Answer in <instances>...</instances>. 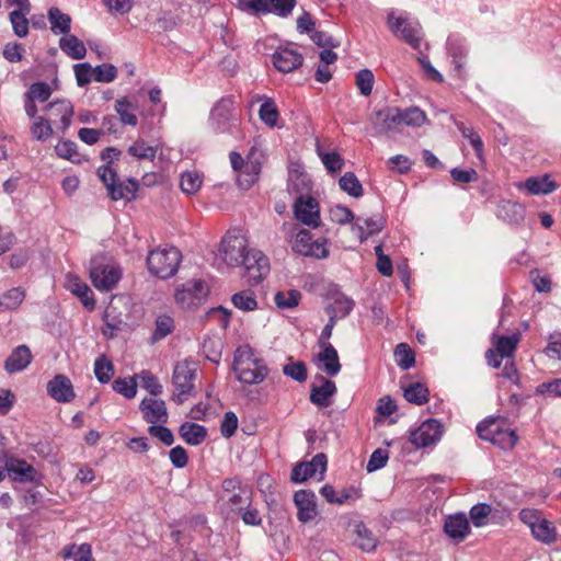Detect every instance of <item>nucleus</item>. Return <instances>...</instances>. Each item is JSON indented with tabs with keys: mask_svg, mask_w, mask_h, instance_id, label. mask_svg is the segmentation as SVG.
<instances>
[{
	"mask_svg": "<svg viewBox=\"0 0 561 561\" xmlns=\"http://www.w3.org/2000/svg\"><path fill=\"white\" fill-rule=\"evenodd\" d=\"M446 51L455 66V76L463 77V67L469 53L466 39L458 34H451L446 42Z\"/></svg>",
	"mask_w": 561,
	"mask_h": 561,
	"instance_id": "obj_15",
	"label": "nucleus"
},
{
	"mask_svg": "<svg viewBox=\"0 0 561 561\" xmlns=\"http://www.w3.org/2000/svg\"><path fill=\"white\" fill-rule=\"evenodd\" d=\"M261 170V162L257 159H253V153H250L243 168L239 171L237 179L238 185L242 190H249L257 182Z\"/></svg>",
	"mask_w": 561,
	"mask_h": 561,
	"instance_id": "obj_25",
	"label": "nucleus"
},
{
	"mask_svg": "<svg viewBox=\"0 0 561 561\" xmlns=\"http://www.w3.org/2000/svg\"><path fill=\"white\" fill-rule=\"evenodd\" d=\"M233 371L239 381L254 385L265 379L267 367L262 358L255 356L251 346L241 345L234 352Z\"/></svg>",
	"mask_w": 561,
	"mask_h": 561,
	"instance_id": "obj_1",
	"label": "nucleus"
},
{
	"mask_svg": "<svg viewBox=\"0 0 561 561\" xmlns=\"http://www.w3.org/2000/svg\"><path fill=\"white\" fill-rule=\"evenodd\" d=\"M394 356L397 365L403 370L410 369L415 364L414 352L405 343H400L396 346Z\"/></svg>",
	"mask_w": 561,
	"mask_h": 561,
	"instance_id": "obj_48",
	"label": "nucleus"
},
{
	"mask_svg": "<svg viewBox=\"0 0 561 561\" xmlns=\"http://www.w3.org/2000/svg\"><path fill=\"white\" fill-rule=\"evenodd\" d=\"M321 352L314 357V364L328 376L334 377L341 371L337 351L332 344L319 345Z\"/></svg>",
	"mask_w": 561,
	"mask_h": 561,
	"instance_id": "obj_21",
	"label": "nucleus"
},
{
	"mask_svg": "<svg viewBox=\"0 0 561 561\" xmlns=\"http://www.w3.org/2000/svg\"><path fill=\"white\" fill-rule=\"evenodd\" d=\"M536 392L547 398H561V378L540 383Z\"/></svg>",
	"mask_w": 561,
	"mask_h": 561,
	"instance_id": "obj_63",
	"label": "nucleus"
},
{
	"mask_svg": "<svg viewBox=\"0 0 561 561\" xmlns=\"http://www.w3.org/2000/svg\"><path fill=\"white\" fill-rule=\"evenodd\" d=\"M531 533L536 539L545 543H551L557 538L556 527L546 518L537 523V526L534 527Z\"/></svg>",
	"mask_w": 561,
	"mask_h": 561,
	"instance_id": "obj_46",
	"label": "nucleus"
},
{
	"mask_svg": "<svg viewBox=\"0 0 561 561\" xmlns=\"http://www.w3.org/2000/svg\"><path fill=\"white\" fill-rule=\"evenodd\" d=\"M27 13L24 10H13L9 15L13 32L18 37H25L28 34V21L25 16Z\"/></svg>",
	"mask_w": 561,
	"mask_h": 561,
	"instance_id": "obj_55",
	"label": "nucleus"
},
{
	"mask_svg": "<svg viewBox=\"0 0 561 561\" xmlns=\"http://www.w3.org/2000/svg\"><path fill=\"white\" fill-rule=\"evenodd\" d=\"M522 186L527 190L530 195H548L557 190V185L549 174L528 178L524 184L518 185V187Z\"/></svg>",
	"mask_w": 561,
	"mask_h": 561,
	"instance_id": "obj_30",
	"label": "nucleus"
},
{
	"mask_svg": "<svg viewBox=\"0 0 561 561\" xmlns=\"http://www.w3.org/2000/svg\"><path fill=\"white\" fill-rule=\"evenodd\" d=\"M198 364L192 359H183L178 362L173 368L172 399L182 403L188 400L195 392V380L197 378Z\"/></svg>",
	"mask_w": 561,
	"mask_h": 561,
	"instance_id": "obj_2",
	"label": "nucleus"
},
{
	"mask_svg": "<svg viewBox=\"0 0 561 561\" xmlns=\"http://www.w3.org/2000/svg\"><path fill=\"white\" fill-rule=\"evenodd\" d=\"M208 123L210 128L217 134L237 136L240 121L236 115L232 96H224L214 104L210 110Z\"/></svg>",
	"mask_w": 561,
	"mask_h": 561,
	"instance_id": "obj_3",
	"label": "nucleus"
},
{
	"mask_svg": "<svg viewBox=\"0 0 561 561\" xmlns=\"http://www.w3.org/2000/svg\"><path fill=\"white\" fill-rule=\"evenodd\" d=\"M138 183L134 179H129L126 183L118 180L108 191V195L113 201H133L136 197Z\"/></svg>",
	"mask_w": 561,
	"mask_h": 561,
	"instance_id": "obj_37",
	"label": "nucleus"
},
{
	"mask_svg": "<svg viewBox=\"0 0 561 561\" xmlns=\"http://www.w3.org/2000/svg\"><path fill=\"white\" fill-rule=\"evenodd\" d=\"M545 353L549 358L561 360V332L549 335Z\"/></svg>",
	"mask_w": 561,
	"mask_h": 561,
	"instance_id": "obj_64",
	"label": "nucleus"
},
{
	"mask_svg": "<svg viewBox=\"0 0 561 561\" xmlns=\"http://www.w3.org/2000/svg\"><path fill=\"white\" fill-rule=\"evenodd\" d=\"M371 123L378 133H388L400 125V108L387 106L376 111Z\"/></svg>",
	"mask_w": 561,
	"mask_h": 561,
	"instance_id": "obj_22",
	"label": "nucleus"
},
{
	"mask_svg": "<svg viewBox=\"0 0 561 561\" xmlns=\"http://www.w3.org/2000/svg\"><path fill=\"white\" fill-rule=\"evenodd\" d=\"M456 126L461 135L469 140L477 157L482 160L483 158V141L478 133L474 131L471 127H466L463 123L457 122Z\"/></svg>",
	"mask_w": 561,
	"mask_h": 561,
	"instance_id": "obj_54",
	"label": "nucleus"
},
{
	"mask_svg": "<svg viewBox=\"0 0 561 561\" xmlns=\"http://www.w3.org/2000/svg\"><path fill=\"white\" fill-rule=\"evenodd\" d=\"M59 47L72 59H82L87 54V48L83 42L70 33L59 39Z\"/></svg>",
	"mask_w": 561,
	"mask_h": 561,
	"instance_id": "obj_34",
	"label": "nucleus"
},
{
	"mask_svg": "<svg viewBox=\"0 0 561 561\" xmlns=\"http://www.w3.org/2000/svg\"><path fill=\"white\" fill-rule=\"evenodd\" d=\"M287 188L289 193H295L298 196H305L311 191V181L305 173L290 174Z\"/></svg>",
	"mask_w": 561,
	"mask_h": 561,
	"instance_id": "obj_42",
	"label": "nucleus"
},
{
	"mask_svg": "<svg viewBox=\"0 0 561 561\" xmlns=\"http://www.w3.org/2000/svg\"><path fill=\"white\" fill-rule=\"evenodd\" d=\"M47 393L57 402H70L76 393L71 380L66 375H56L46 386Z\"/></svg>",
	"mask_w": 561,
	"mask_h": 561,
	"instance_id": "obj_19",
	"label": "nucleus"
},
{
	"mask_svg": "<svg viewBox=\"0 0 561 561\" xmlns=\"http://www.w3.org/2000/svg\"><path fill=\"white\" fill-rule=\"evenodd\" d=\"M115 112L119 116L123 125L136 126L138 118L134 113L137 108L136 104L130 102L126 96L117 99L114 105Z\"/></svg>",
	"mask_w": 561,
	"mask_h": 561,
	"instance_id": "obj_36",
	"label": "nucleus"
},
{
	"mask_svg": "<svg viewBox=\"0 0 561 561\" xmlns=\"http://www.w3.org/2000/svg\"><path fill=\"white\" fill-rule=\"evenodd\" d=\"M311 242H312L311 233L306 229H301L297 232V234L294 239L293 250L296 253L307 256L309 253V250H310Z\"/></svg>",
	"mask_w": 561,
	"mask_h": 561,
	"instance_id": "obj_62",
	"label": "nucleus"
},
{
	"mask_svg": "<svg viewBox=\"0 0 561 561\" xmlns=\"http://www.w3.org/2000/svg\"><path fill=\"white\" fill-rule=\"evenodd\" d=\"M375 77L371 70L362 69L356 75V85L362 95L368 96L371 94Z\"/></svg>",
	"mask_w": 561,
	"mask_h": 561,
	"instance_id": "obj_60",
	"label": "nucleus"
},
{
	"mask_svg": "<svg viewBox=\"0 0 561 561\" xmlns=\"http://www.w3.org/2000/svg\"><path fill=\"white\" fill-rule=\"evenodd\" d=\"M4 469L10 478L19 482H37L41 474L23 459L9 457L4 462Z\"/></svg>",
	"mask_w": 561,
	"mask_h": 561,
	"instance_id": "obj_17",
	"label": "nucleus"
},
{
	"mask_svg": "<svg viewBox=\"0 0 561 561\" xmlns=\"http://www.w3.org/2000/svg\"><path fill=\"white\" fill-rule=\"evenodd\" d=\"M274 67L284 73L293 72L304 64V56L293 46H279L272 55Z\"/></svg>",
	"mask_w": 561,
	"mask_h": 561,
	"instance_id": "obj_14",
	"label": "nucleus"
},
{
	"mask_svg": "<svg viewBox=\"0 0 561 561\" xmlns=\"http://www.w3.org/2000/svg\"><path fill=\"white\" fill-rule=\"evenodd\" d=\"M94 375L99 382L107 383L114 376V365L105 354H101L94 362Z\"/></svg>",
	"mask_w": 561,
	"mask_h": 561,
	"instance_id": "obj_39",
	"label": "nucleus"
},
{
	"mask_svg": "<svg viewBox=\"0 0 561 561\" xmlns=\"http://www.w3.org/2000/svg\"><path fill=\"white\" fill-rule=\"evenodd\" d=\"M327 456L323 453H319L311 461L296 463L290 473V481L294 483H302L313 477L317 471L323 474L327 470Z\"/></svg>",
	"mask_w": 561,
	"mask_h": 561,
	"instance_id": "obj_13",
	"label": "nucleus"
},
{
	"mask_svg": "<svg viewBox=\"0 0 561 561\" xmlns=\"http://www.w3.org/2000/svg\"><path fill=\"white\" fill-rule=\"evenodd\" d=\"M50 23V31L55 35H67L71 30V18L69 14L61 12L58 8L53 7L47 13Z\"/></svg>",
	"mask_w": 561,
	"mask_h": 561,
	"instance_id": "obj_33",
	"label": "nucleus"
},
{
	"mask_svg": "<svg viewBox=\"0 0 561 561\" xmlns=\"http://www.w3.org/2000/svg\"><path fill=\"white\" fill-rule=\"evenodd\" d=\"M492 511L493 510L490 504L478 503L471 507L469 516L476 527H482L488 524V517Z\"/></svg>",
	"mask_w": 561,
	"mask_h": 561,
	"instance_id": "obj_56",
	"label": "nucleus"
},
{
	"mask_svg": "<svg viewBox=\"0 0 561 561\" xmlns=\"http://www.w3.org/2000/svg\"><path fill=\"white\" fill-rule=\"evenodd\" d=\"M249 252L248 240L243 236L227 234L221 241V257L230 266H240Z\"/></svg>",
	"mask_w": 561,
	"mask_h": 561,
	"instance_id": "obj_9",
	"label": "nucleus"
},
{
	"mask_svg": "<svg viewBox=\"0 0 561 561\" xmlns=\"http://www.w3.org/2000/svg\"><path fill=\"white\" fill-rule=\"evenodd\" d=\"M426 114L416 106L400 108V125L421 127L426 122Z\"/></svg>",
	"mask_w": 561,
	"mask_h": 561,
	"instance_id": "obj_40",
	"label": "nucleus"
},
{
	"mask_svg": "<svg viewBox=\"0 0 561 561\" xmlns=\"http://www.w3.org/2000/svg\"><path fill=\"white\" fill-rule=\"evenodd\" d=\"M180 435L188 445L196 446L205 440L207 430L198 423H182Z\"/></svg>",
	"mask_w": 561,
	"mask_h": 561,
	"instance_id": "obj_35",
	"label": "nucleus"
},
{
	"mask_svg": "<svg viewBox=\"0 0 561 561\" xmlns=\"http://www.w3.org/2000/svg\"><path fill=\"white\" fill-rule=\"evenodd\" d=\"M208 294V287L204 280L193 279L181 285L175 290V301L183 309H192L202 305Z\"/></svg>",
	"mask_w": 561,
	"mask_h": 561,
	"instance_id": "obj_8",
	"label": "nucleus"
},
{
	"mask_svg": "<svg viewBox=\"0 0 561 561\" xmlns=\"http://www.w3.org/2000/svg\"><path fill=\"white\" fill-rule=\"evenodd\" d=\"M525 207L516 202L503 201L497 206L496 216L510 225H519L525 218Z\"/></svg>",
	"mask_w": 561,
	"mask_h": 561,
	"instance_id": "obj_27",
	"label": "nucleus"
},
{
	"mask_svg": "<svg viewBox=\"0 0 561 561\" xmlns=\"http://www.w3.org/2000/svg\"><path fill=\"white\" fill-rule=\"evenodd\" d=\"M355 301L341 291L332 295V302L325 308L329 316L337 319L346 318L354 309Z\"/></svg>",
	"mask_w": 561,
	"mask_h": 561,
	"instance_id": "obj_29",
	"label": "nucleus"
},
{
	"mask_svg": "<svg viewBox=\"0 0 561 561\" xmlns=\"http://www.w3.org/2000/svg\"><path fill=\"white\" fill-rule=\"evenodd\" d=\"M122 277L118 266L93 263L90 268V278L93 286L101 291L112 290Z\"/></svg>",
	"mask_w": 561,
	"mask_h": 561,
	"instance_id": "obj_11",
	"label": "nucleus"
},
{
	"mask_svg": "<svg viewBox=\"0 0 561 561\" xmlns=\"http://www.w3.org/2000/svg\"><path fill=\"white\" fill-rule=\"evenodd\" d=\"M140 411L146 421H167L168 417L165 402L156 397L142 399Z\"/></svg>",
	"mask_w": 561,
	"mask_h": 561,
	"instance_id": "obj_28",
	"label": "nucleus"
},
{
	"mask_svg": "<svg viewBox=\"0 0 561 561\" xmlns=\"http://www.w3.org/2000/svg\"><path fill=\"white\" fill-rule=\"evenodd\" d=\"M387 24L396 37L405 42L413 49L421 50L422 27L417 22L403 15H396L394 11H391L387 18Z\"/></svg>",
	"mask_w": 561,
	"mask_h": 561,
	"instance_id": "obj_5",
	"label": "nucleus"
},
{
	"mask_svg": "<svg viewBox=\"0 0 561 561\" xmlns=\"http://www.w3.org/2000/svg\"><path fill=\"white\" fill-rule=\"evenodd\" d=\"M237 8L254 16L268 14L267 0H237Z\"/></svg>",
	"mask_w": 561,
	"mask_h": 561,
	"instance_id": "obj_47",
	"label": "nucleus"
},
{
	"mask_svg": "<svg viewBox=\"0 0 561 561\" xmlns=\"http://www.w3.org/2000/svg\"><path fill=\"white\" fill-rule=\"evenodd\" d=\"M203 175L197 171L183 172L180 180V186L183 193L187 195L195 194L202 186Z\"/></svg>",
	"mask_w": 561,
	"mask_h": 561,
	"instance_id": "obj_43",
	"label": "nucleus"
},
{
	"mask_svg": "<svg viewBox=\"0 0 561 561\" xmlns=\"http://www.w3.org/2000/svg\"><path fill=\"white\" fill-rule=\"evenodd\" d=\"M442 436V423H421L410 432V442L416 448H424L435 444Z\"/></svg>",
	"mask_w": 561,
	"mask_h": 561,
	"instance_id": "obj_18",
	"label": "nucleus"
},
{
	"mask_svg": "<svg viewBox=\"0 0 561 561\" xmlns=\"http://www.w3.org/2000/svg\"><path fill=\"white\" fill-rule=\"evenodd\" d=\"M301 299L300 291L289 289L286 291H277L274 296V301L279 309H291L298 306Z\"/></svg>",
	"mask_w": 561,
	"mask_h": 561,
	"instance_id": "obj_50",
	"label": "nucleus"
},
{
	"mask_svg": "<svg viewBox=\"0 0 561 561\" xmlns=\"http://www.w3.org/2000/svg\"><path fill=\"white\" fill-rule=\"evenodd\" d=\"M294 503L297 507V518L306 524L316 518L319 514L317 496L311 490H298L294 494Z\"/></svg>",
	"mask_w": 561,
	"mask_h": 561,
	"instance_id": "obj_16",
	"label": "nucleus"
},
{
	"mask_svg": "<svg viewBox=\"0 0 561 561\" xmlns=\"http://www.w3.org/2000/svg\"><path fill=\"white\" fill-rule=\"evenodd\" d=\"M403 396L408 402L422 405L427 402L428 389L420 382H414L404 389Z\"/></svg>",
	"mask_w": 561,
	"mask_h": 561,
	"instance_id": "obj_45",
	"label": "nucleus"
},
{
	"mask_svg": "<svg viewBox=\"0 0 561 561\" xmlns=\"http://www.w3.org/2000/svg\"><path fill=\"white\" fill-rule=\"evenodd\" d=\"M174 330V320L169 314H160L156 319V327L152 333L151 340L152 342H158L169 334H171Z\"/></svg>",
	"mask_w": 561,
	"mask_h": 561,
	"instance_id": "obj_44",
	"label": "nucleus"
},
{
	"mask_svg": "<svg viewBox=\"0 0 561 561\" xmlns=\"http://www.w3.org/2000/svg\"><path fill=\"white\" fill-rule=\"evenodd\" d=\"M32 362V354L26 345L15 347L4 362V369L8 374L24 370Z\"/></svg>",
	"mask_w": 561,
	"mask_h": 561,
	"instance_id": "obj_26",
	"label": "nucleus"
},
{
	"mask_svg": "<svg viewBox=\"0 0 561 561\" xmlns=\"http://www.w3.org/2000/svg\"><path fill=\"white\" fill-rule=\"evenodd\" d=\"M112 388L115 392L124 396L126 399H133L137 393L136 378H116L112 383Z\"/></svg>",
	"mask_w": 561,
	"mask_h": 561,
	"instance_id": "obj_51",
	"label": "nucleus"
},
{
	"mask_svg": "<svg viewBox=\"0 0 561 561\" xmlns=\"http://www.w3.org/2000/svg\"><path fill=\"white\" fill-rule=\"evenodd\" d=\"M296 3V0H267L268 14L286 19L291 15Z\"/></svg>",
	"mask_w": 561,
	"mask_h": 561,
	"instance_id": "obj_53",
	"label": "nucleus"
},
{
	"mask_svg": "<svg viewBox=\"0 0 561 561\" xmlns=\"http://www.w3.org/2000/svg\"><path fill=\"white\" fill-rule=\"evenodd\" d=\"M181 260L182 254L178 248H158L149 252L147 266L152 275L165 279L178 272Z\"/></svg>",
	"mask_w": 561,
	"mask_h": 561,
	"instance_id": "obj_4",
	"label": "nucleus"
},
{
	"mask_svg": "<svg viewBox=\"0 0 561 561\" xmlns=\"http://www.w3.org/2000/svg\"><path fill=\"white\" fill-rule=\"evenodd\" d=\"M444 531L451 540L461 542L470 534V525L463 513L449 515L445 519Z\"/></svg>",
	"mask_w": 561,
	"mask_h": 561,
	"instance_id": "obj_23",
	"label": "nucleus"
},
{
	"mask_svg": "<svg viewBox=\"0 0 561 561\" xmlns=\"http://www.w3.org/2000/svg\"><path fill=\"white\" fill-rule=\"evenodd\" d=\"M45 110L48 112L50 117H58L60 119L64 130L69 128L73 116V106L69 100H57L50 102Z\"/></svg>",
	"mask_w": 561,
	"mask_h": 561,
	"instance_id": "obj_32",
	"label": "nucleus"
},
{
	"mask_svg": "<svg viewBox=\"0 0 561 561\" xmlns=\"http://www.w3.org/2000/svg\"><path fill=\"white\" fill-rule=\"evenodd\" d=\"M241 265L244 267V277L250 284H259L270 273V261L257 249H250Z\"/></svg>",
	"mask_w": 561,
	"mask_h": 561,
	"instance_id": "obj_10",
	"label": "nucleus"
},
{
	"mask_svg": "<svg viewBox=\"0 0 561 561\" xmlns=\"http://www.w3.org/2000/svg\"><path fill=\"white\" fill-rule=\"evenodd\" d=\"M317 151L328 172L334 173L343 168L344 160L337 152H322L319 147L317 148Z\"/></svg>",
	"mask_w": 561,
	"mask_h": 561,
	"instance_id": "obj_59",
	"label": "nucleus"
},
{
	"mask_svg": "<svg viewBox=\"0 0 561 561\" xmlns=\"http://www.w3.org/2000/svg\"><path fill=\"white\" fill-rule=\"evenodd\" d=\"M319 379L321 385L311 387L310 401L317 405L327 407L330 403V398L336 392V386L323 376H319Z\"/></svg>",
	"mask_w": 561,
	"mask_h": 561,
	"instance_id": "obj_31",
	"label": "nucleus"
},
{
	"mask_svg": "<svg viewBox=\"0 0 561 561\" xmlns=\"http://www.w3.org/2000/svg\"><path fill=\"white\" fill-rule=\"evenodd\" d=\"M385 225L386 220L381 215H374L369 218L357 217L352 225V232L357 236L360 242H364L369 237L379 233Z\"/></svg>",
	"mask_w": 561,
	"mask_h": 561,
	"instance_id": "obj_20",
	"label": "nucleus"
},
{
	"mask_svg": "<svg viewBox=\"0 0 561 561\" xmlns=\"http://www.w3.org/2000/svg\"><path fill=\"white\" fill-rule=\"evenodd\" d=\"M138 377L140 379L141 387L148 390L151 396L157 397L162 393V386L152 373L149 370H142Z\"/></svg>",
	"mask_w": 561,
	"mask_h": 561,
	"instance_id": "obj_61",
	"label": "nucleus"
},
{
	"mask_svg": "<svg viewBox=\"0 0 561 561\" xmlns=\"http://www.w3.org/2000/svg\"><path fill=\"white\" fill-rule=\"evenodd\" d=\"M231 304L234 308L243 312H250L257 309L256 295L252 289H243L231 296Z\"/></svg>",
	"mask_w": 561,
	"mask_h": 561,
	"instance_id": "obj_38",
	"label": "nucleus"
},
{
	"mask_svg": "<svg viewBox=\"0 0 561 561\" xmlns=\"http://www.w3.org/2000/svg\"><path fill=\"white\" fill-rule=\"evenodd\" d=\"M128 153L139 160H153L157 154V149L152 146H148L145 140L139 139L128 148Z\"/></svg>",
	"mask_w": 561,
	"mask_h": 561,
	"instance_id": "obj_58",
	"label": "nucleus"
},
{
	"mask_svg": "<svg viewBox=\"0 0 561 561\" xmlns=\"http://www.w3.org/2000/svg\"><path fill=\"white\" fill-rule=\"evenodd\" d=\"M520 336L518 333L511 335H492V344L494 348H490L485 353L488 364L493 368H499L502 364V358H510L514 355Z\"/></svg>",
	"mask_w": 561,
	"mask_h": 561,
	"instance_id": "obj_7",
	"label": "nucleus"
},
{
	"mask_svg": "<svg viewBox=\"0 0 561 561\" xmlns=\"http://www.w3.org/2000/svg\"><path fill=\"white\" fill-rule=\"evenodd\" d=\"M65 288L69 290L71 294L76 295L81 300L85 308H94L95 300L93 298L92 290L77 275L72 273H68L66 275Z\"/></svg>",
	"mask_w": 561,
	"mask_h": 561,
	"instance_id": "obj_24",
	"label": "nucleus"
},
{
	"mask_svg": "<svg viewBox=\"0 0 561 561\" xmlns=\"http://www.w3.org/2000/svg\"><path fill=\"white\" fill-rule=\"evenodd\" d=\"M355 533L357 545L364 551H373L377 546V540L364 523L356 524Z\"/></svg>",
	"mask_w": 561,
	"mask_h": 561,
	"instance_id": "obj_52",
	"label": "nucleus"
},
{
	"mask_svg": "<svg viewBox=\"0 0 561 561\" xmlns=\"http://www.w3.org/2000/svg\"><path fill=\"white\" fill-rule=\"evenodd\" d=\"M340 188L354 198L363 195V185L353 172L344 173L339 180Z\"/></svg>",
	"mask_w": 561,
	"mask_h": 561,
	"instance_id": "obj_41",
	"label": "nucleus"
},
{
	"mask_svg": "<svg viewBox=\"0 0 561 561\" xmlns=\"http://www.w3.org/2000/svg\"><path fill=\"white\" fill-rule=\"evenodd\" d=\"M476 432L481 439L489 440L502 449H512L518 439L515 431L504 428L502 423H478Z\"/></svg>",
	"mask_w": 561,
	"mask_h": 561,
	"instance_id": "obj_6",
	"label": "nucleus"
},
{
	"mask_svg": "<svg viewBox=\"0 0 561 561\" xmlns=\"http://www.w3.org/2000/svg\"><path fill=\"white\" fill-rule=\"evenodd\" d=\"M260 119L270 127L277 125L279 113L275 102L272 99H265L259 110Z\"/></svg>",
	"mask_w": 561,
	"mask_h": 561,
	"instance_id": "obj_49",
	"label": "nucleus"
},
{
	"mask_svg": "<svg viewBox=\"0 0 561 561\" xmlns=\"http://www.w3.org/2000/svg\"><path fill=\"white\" fill-rule=\"evenodd\" d=\"M294 214L298 221L308 227L318 228L320 226L319 203L311 196H297L294 204Z\"/></svg>",
	"mask_w": 561,
	"mask_h": 561,
	"instance_id": "obj_12",
	"label": "nucleus"
},
{
	"mask_svg": "<svg viewBox=\"0 0 561 561\" xmlns=\"http://www.w3.org/2000/svg\"><path fill=\"white\" fill-rule=\"evenodd\" d=\"M65 558H72L73 561H94L92 557L91 546L82 543L80 546L71 545L64 550Z\"/></svg>",
	"mask_w": 561,
	"mask_h": 561,
	"instance_id": "obj_57",
	"label": "nucleus"
}]
</instances>
